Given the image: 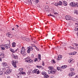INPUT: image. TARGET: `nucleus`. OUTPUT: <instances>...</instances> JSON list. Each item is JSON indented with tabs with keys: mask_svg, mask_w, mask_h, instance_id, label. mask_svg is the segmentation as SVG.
Instances as JSON below:
<instances>
[{
	"mask_svg": "<svg viewBox=\"0 0 78 78\" xmlns=\"http://www.w3.org/2000/svg\"><path fill=\"white\" fill-rule=\"evenodd\" d=\"M50 16H53L54 17H55V16H54L52 15L51 14H50Z\"/></svg>",
	"mask_w": 78,
	"mask_h": 78,
	"instance_id": "53",
	"label": "nucleus"
},
{
	"mask_svg": "<svg viewBox=\"0 0 78 78\" xmlns=\"http://www.w3.org/2000/svg\"><path fill=\"white\" fill-rule=\"evenodd\" d=\"M27 3H29V4H31V1H29L28 2H27Z\"/></svg>",
	"mask_w": 78,
	"mask_h": 78,
	"instance_id": "29",
	"label": "nucleus"
},
{
	"mask_svg": "<svg viewBox=\"0 0 78 78\" xmlns=\"http://www.w3.org/2000/svg\"><path fill=\"white\" fill-rule=\"evenodd\" d=\"M18 48H17V49H16V50H15V51L16 52V51H18Z\"/></svg>",
	"mask_w": 78,
	"mask_h": 78,
	"instance_id": "54",
	"label": "nucleus"
},
{
	"mask_svg": "<svg viewBox=\"0 0 78 78\" xmlns=\"http://www.w3.org/2000/svg\"><path fill=\"white\" fill-rule=\"evenodd\" d=\"M62 3H63L64 6H67V3L65 1H63L62 2Z\"/></svg>",
	"mask_w": 78,
	"mask_h": 78,
	"instance_id": "16",
	"label": "nucleus"
},
{
	"mask_svg": "<svg viewBox=\"0 0 78 78\" xmlns=\"http://www.w3.org/2000/svg\"><path fill=\"white\" fill-rule=\"evenodd\" d=\"M54 14H55V15H56V14H58V13L56 12H54Z\"/></svg>",
	"mask_w": 78,
	"mask_h": 78,
	"instance_id": "51",
	"label": "nucleus"
},
{
	"mask_svg": "<svg viewBox=\"0 0 78 78\" xmlns=\"http://www.w3.org/2000/svg\"><path fill=\"white\" fill-rule=\"evenodd\" d=\"M38 58L39 59V60H41V56L40 54H38Z\"/></svg>",
	"mask_w": 78,
	"mask_h": 78,
	"instance_id": "24",
	"label": "nucleus"
},
{
	"mask_svg": "<svg viewBox=\"0 0 78 78\" xmlns=\"http://www.w3.org/2000/svg\"><path fill=\"white\" fill-rule=\"evenodd\" d=\"M37 71V70L34 69V70L33 71L32 73H35Z\"/></svg>",
	"mask_w": 78,
	"mask_h": 78,
	"instance_id": "27",
	"label": "nucleus"
},
{
	"mask_svg": "<svg viewBox=\"0 0 78 78\" xmlns=\"http://www.w3.org/2000/svg\"><path fill=\"white\" fill-rule=\"evenodd\" d=\"M32 47H35V48L36 47V46L34 45H32Z\"/></svg>",
	"mask_w": 78,
	"mask_h": 78,
	"instance_id": "52",
	"label": "nucleus"
},
{
	"mask_svg": "<svg viewBox=\"0 0 78 78\" xmlns=\"http://www.w3.org/2000/svg\"><path fill=\"white\" fill-rule=\"evenodd\" d=\"M20 74H25V72H23V71L20 72Z\"/></svg>",
	"mask_w": 78,
	"mask_h": 78,
	"instance_id": "26",
	"label": "nucleus"
},
{
	"mask_svg": "<svg viewBox=\"0 0 78 78\" xmlns=\"http://www.w3.org/2000/svg\"><path fill=\"white\" fill-rule=\"evenodd\" d=\"M62 58L61 57V56L58 55V56L57 60H60V59H62Z\"/></svg>",
	"mask_w": 78,
	"mask_h": 78,
	"instance_id": "20",
	"label": "nucleus"
},
{
	"mask_svg": "<svg viewBox=\"0 0 78 78\" xmlns=\"http://www.w3.org/2000/svg\"><path fill=\"white\" fill-rule=\"evenodd\" d=\"M76 52H74L73 53H73V55H76Z\"/></svg>",
	"mask_w": 78,
	"mask_h": 78,
	"instance_id": "33",
	"label": "nucleus"
},
{
	"mask_svg": "<svg viewBox=\"0 0 78 78\" xmlns=\"http://www.w3.org/2000/svg\"><path fill=\"white\" fill-rule=\"evenodd\" d=\"M56 48H58V47H57Z\"/></svg>",
	"mask_w": 78,
	"mask_h": 78,
	"instance_id": "62",
	"label": "nucleus"
},
{
	"mask_svg": "<svg viewBox=\"0 0 78 78\" xmlns=\"http://www.w3.org/2000/svg\"><path fill=\"white\" fill-rule=\"evenodd\" d=\"M21 53L22 54H24L25 55H26V51H25V49L24 48H21Z\"/></svg>",
	"mask_w": 78,
	"mask_h": 78,
	"instance_id": "5",
	"label": "nucleus"
},
{
	"mask_svg": "<svg viewBox=\"0 0 78 78\" xmlns=\"http://www.w3.org/2000/svg\"><path fill=\"white\" fill-rule=\"evenodd\" d=\"M76 25H77V26H78V24L77 23H76Z\"/></svg>",
	"mask_w": 78,
	"mask_h": 78,
	"instance_id": "58",
	"label": "nucleus"
},
{
	"mask_svg": "<svg viewBox=\"0 0 78 78\" xmlns=\"http://www.w3.org/2000/svg\"><path fill=\"white\" fill-rule=\"evenodd\" d=\"M3 75V72L1 71H0V76L2 75Z\"/></svg>",
	"mask_w": 78,
	"mask_h": 78,
	"instance_id": "31",
	"label": "nucleus"
},
{
	"mask_svg": "<svg viewBox=\"0 0 78 78\" xmlns=\"http://www.w3.org/2000/svg\"><path fill=\"white\" fill-rule=\"evenodd\" d=\"M6 35L7 36H8L9 37H10V38L13 36V35H12V34H7Z\"/></svg>",
	"mask_w": 78,
	"mask_h": 78,
	"instance_id": "12",
	"label": "nucleus"
},
{
	"mask_svg": "<svg viewBox=\"0 0 78 78\" xmlns=\"http://www.w3.org/2000/svg\"><path fill=\"white\" fill-rule=\"evenodd\" d=\"M45 76H44V78H48V75H47V74L45 75Z\"/></svg>",
	"mask_w": 78,
	"mask_h": 78,
	"instance_id": "39",
	"label": "nucleus"
},
{
	"mask_svg": "<svg viewBox=\"0 0 78 78\" xmlns=\"http://www.w3.org/2000/svg\"><path fill=\"white\" fill-rule=\"evenodd\" d=\"M69 55H73V54L72 53H69Z\"/></svg>",
	"mask_w": 78,
	"mask_h": 78,
	"instance_id": "50",
	"label": "nucleus"
},
{
	"mask_svg": "<svg viewBox=\"0 0 78 78\" xmlns=\"http://www.w3.org/2000/svg\"><path fill=\"white\" fill-rule=\"evenodd\" d=\"M48 16H50V15H48Z\"/></svg>",
	"mask_w": 78,
	"mask_h": 78,
	"instance_id": "63",
	"label": "nucleus"
},
{
	"mask_svg": "<svg viewBox=\"0 0 78 78\" xmlns=\"http://www.w3.org/2000/svg\"><path fill=\"white\" fill-rule=\"evenodd\" d=\"M23 70V68L20 69V71H22Z\"/></svg>",
	"mask_w": 78,
	"mask_h": 78,
	"instance_id": "45",
	"label": "nucleus"
},
{
	"mask_svg": "<svg viewBox=\"0 0 78 78\" xmlns=\"http://www.w3.org/2000/svg\"><path fill=\"white\" fill-rule=\"evenodd\" d=\"M5 55L4 53H1L0 54V57H1L2 58H3L4 57Z\"/></svg>",
	"mask_w": 78,
	"mask_h": 78,
	"instance_id": "13",
	"label": "nucleus"
},
{
	"mask_svg": "<svg viewBox=\"0 0 78 78\" xmlns=\"http://www.w3.org/2000/svg\"><path fill=\"white\" fill-rule=\"evenodd\" d=\"M23 39L24 40H25L26 39V37H23Z\"/></svg>",
	"mask_w": 78,
	"mask_h": 78,
	"instance_id": "48",
	"label": "nucleus"
},
{
	"mask_svg": "<svg viewBox=\"0 0 78 78\" xmlns=\"http://www.w3.org/2000/svg\"><path fill=\"white\" fill-rule=\"evenodd\" d=\"M58 4L59 6H60V5H62V2L61 1H60L58 3Z\"/></svg>",
	"mask_w": 78,
	"mask_h": 78,
	"instance_id": "19",
	"label": "nucleus"
},
{
	"mask_svg": "<svg viewBox=\"0 0 78 78\" xmlns=\"http://www.w3.org/2000/svg\"><path fill=\"white\" fill-rule=\"evenodd\" d=\"M55 6H58V3H55Z\"/></svg>",
	"mask_w": 78,
	"mask_h": 78,
	"instance_id": "42",
	"label": "nucleus"
},
{
	"mask_svg": "<svg viewBox=\"0 0 78 78\" xmlns=\"http://www.w3.org/2000/svg\"><path fill=\"white\" fill-rule=\"evenodd\" d=\"M35 3H38V2H39V0H35Z\"/></svg>",
	"mask_w": 78,
	"mask_h": 78,
	"instance_id": "43",
	"label": "nucleus"
},
{
	"mask_svg": "<svg viewBox=\"0 0 78 78\" xmlns=\"http://www.w3.org/2000/svg\"><path fill=\"white\" fill-rule=\"evenodd\" d=\"M48 69L51 70L50 71H48V73L49 74H50V73H51L52 74H55L56 73V70H55L53 69V66H49Z\"/></svg>",
	"mask_w": 78,
	"mask_h": 78,
	"instance_id": "1",
	"label": "nucleus"
},
{
	"mask_svg": "<svg viewBox=\"0 0 78 78\" xmlns=\"http://www.w3.org/2000/svg\"><path fill=\"white\" fill-rule=\"evenodd\" d=\"M40 68H42V66H40Z\"/></svg>",
	"mask_w": 78,
	"mask_h": 78,
	"instance_id": "61",
	"label": "nucleus"
},
{
	"mask_svg": "<svg viewBox=\"0 0 78 78\" xmlns=\"http://www.w3.org/2000/svg\"><path fill=\"white\" fill-rule=\"evenodd\" d=\"M57 70H60V69H59V67H57Z\"/></svg>",
	"mask_w": 78,
	"mask_h": 78,
	"instance_id": "46",
	"label": "nucleus"
},
{
	"mask_svg": "<svg viewBox=\"0 0 78 78\" xmlns=\"http://www.w3.org/2000/svg\"><path fill=\"white\" fill-rule=\"evenodd\" d=\"M74 14H76L77 15L78 14V11L75 10H74Z\"/></svg>",
	"mask_w": 78,
	"mask_h": 78,
	"instance_id": "18",
	"label": "nucleus"
},
{
	"mask_svg": "<svg viewBox=\"0 0 78 78\" xmlns=\"http://www.w3.org/2000/svg\"><path fill=\"white\" fill-rule=\"evenodd\" d=\"M19 27V26H17V27H16V28H17V29H18V28H18Z\"/></svg>",
	"mask_w": 78,
	"mask_h": 78,
	"instance_id": "59",
	"label": "nucleus"
},
{
	"mask_svg": "<svg viewBox=\"0 0 78 78\" xmlns=\"http://www.w3.org/2000/svg\"><path fill=\"white\" fill-rule=\"evenodd\" d=\"M12 30H14L15 31H16V32H18V30H15V29H14V28H13L12 29Z\"/></svg>",
	"mask_w": 78,
	"mask_h": 78,
	"instance_id": "30",
	"label": "nucleus"
},
{
	"mask_svg": "<svg viewBox=\"0 0 78 78\" xmlns=\"http://www.w3.org/2000/svg\"><path fill=\"white\" fill-rule=\"evenodd\" d=\"M70 70L71 72H73L74 71V69L73 68H71L70 69Z\"/></svg>",
	"mask_w": 78,
	"mask_h": 78,
	"instance_id": "32",
	"label": "nucleus"
},
{
	"mask_svg": "<svg viewBox=\"0 0 78 78\" xmlns=\"http://www.w3.org/2000/svg\"><path fill=\"white\" fill-rule=\"evenodd\" d=\"M25 40H26V41H29L30 40V39H29V38H26V39Z\"/></svg>",
	"mask_w": 78,
	"mask_h": 78,
	"instance_id": "38",
	"label": "nucleus"
},
{
	"mask_svg": "<svg viewBox=\"0 0 78 78\" xmlns=\"http://www.w3.org/2000/svg\"><path fill=\"white\" fill-rule=\"evenodd\" d=\"M42 74L43 75H44V76H45V75H47V73H46L45 72H42Z\"/></svg>",
	"mask_w": 78,
	"mask_h": 78,
	"instance_id": "21",
	"label": "nucleus"
},
{
	"mask_svg": "<svg viewBox=\"0 0 78 78\" xmlns=\"http://www.w3.org/2000/svg\"><path fill=\"white\" fill-rule=\"evenodd\" d=\"M37 74H39V73H40L39 72V70H38L37 71Z\"/></svg>",
	"mask_w": 78,
	"mask_h": 78,
	"instance_id": "41",
	"label": "nucleus"
},
{
	"mask_svg": "<svg viewBox=\"0 0 78 78\" xmlns=\"http://www.w3.org/2000/svg\"><path fill=\"white\" fill-rule=\"evenodd\" d=\"M67 66L66 65H63L61 67V69H66V67H67Z\"/></svg>",
	"mask_w": 78,
	"mask_h": 78,
	"instance_id": "17",
	"label": "nucleus"
},
{
	"mask_svg": "<svg viewBox=\"0 0 78 78\" xmlns=\"http://www.w3.org/2000/svg\"><path fill=\"white\" fill-rule=\"evenodd\" d=\"M38 59H39L38 58H36L34 59V61L35 62H36V61H37V60H38Z\"/></svg>",
	"mask_w": 78,
	"mask_h": 78,
	"instance_id": "34",
	"label": "nucleus"
},
{
	"mask_svg": "<svg viewBox=\"0 0 78 78\" xmlns=\"http://www.w3.org/2000/svg\"><path fill=\"white\" fill-rule=\"evenodd\" d=\"M52 62L53 64H55L56 63V62L55 61V60H52Z\"/></svg>",
	"mask_w": 78,
	"mask_h": 78,
	"instance_id": "40",
	"label": "nucleus"
},
{
	"mask_svg": "<svg viewBox=\"0 0 78 78\" xmlns=\"http://www.w3.org/2000/svg\"><path fill=\"white\" fill-rule=\"evenodd\" d=\"M30 57H27V58L24 59H25L26 62H33V60L30 59Z\"/></svg>",
	"mask_w": 78,
	"mask_h": 78,
	"instance_id": "3",
	"label": "nucleus"
},
{
	"mask_svg": "<svg viewBox=\"0 0 78 78\" xmlns=\"http://www.w3.org/2000/svg\"><path fill=\"white\" fill-rule=\"evenodd\" d=\"M74 75H75L74 73H70L69 74V76L71 77V76H73Z\"/></svg>",
	"mask_w": 78,
	"mask_h": 78,
	"instance_id": "15",
	"label": "nucleus"
},
{
	"mask_svg": "<svg viewBox=\"0 0 78 78\" xmlns=\"http://www.w3.org/2000/svg\"><path fill=\"white\" fill-rule=\"evenodd\" d=\"M27 48L28 49L27 51L28 53H30V51H32V50H33V48L32 47H29Z\"/></svg>",
	"mask_w": 78,
	"mask_h": 78,
	"instance_id": "6",
	"label": "nucleus"
},
{
	"mask_svg": "<svg viewBox=\"0 0 78 78\" xmlns=\"http://www.w3.org/2000/svg\"><path fill=\"white\" fill-rule=\"evenodd\" d=\"M4 47L7 49H8V48H10V45L9 44H5L4 45Z\"/></svg>",
	"mask_w": 78,
	"mask_h": 78,
	"instance_id": "9",
	"label": "nucleus"
},
{
	"mask_svg": "<svg viewBox=\"0 0 78 78\" xmlns=\"http://www.w3.org/2000/svg\"><path fill=\"white\" fill-rule=\"evenodd\" d=\"M66 19L67 20H71L73 21H75V19L70 16H65Z\"/></svg>",
	"mask_w": 78,
	"mask_h": 78,
	"instance_id": "2",
	"label": "nucleus"
},
{
	"mask_svg": "<svg viewBox=\"0 0 78 78\" xmlns=\"http://www.w3.org/2000/svg\"><path fill=\"white\" fill-rule=\"evenodd\" d=\"M68 62L69 63H73L74 62V60L73 59L71 58L68 60Z\"/></svg>",
	"mask_w": 78,
	"mask_h": 78,
	"instance_id": "11",
	"label": "nucleus"
},
{
	"mask_svg": "<svg viewBox=\"0 0 78 78\" xmlns=\"http://www.w3.org/2000/svg\"><path fill=\"white\" fill-rule=\"evenodd\" d=\"M7 78H11L9 76H8V77H7Z\"/></svg>",
	"mask_w": 78,
	"mask_h": 78,
	"instance_id": "60",
	"label": "nucleus"
},
{
	"mask_svg": "<svg viewBox=\"0 0 78 78\" xmlns=\"http://www.w3.org/2000/svg\"><path fill=\"white\" fill-rule=\"evenodd\" d=\"M10 51H11V52H12V53H15V51H14V50L12 49H10Z\"/></svg>",
	"mask_w": 78,
	"mask_h": 78,
	"instance_id": "22",
	"label": "nucleus"
},
{
	"mask_svg": "<svg viewBox=\"0 0 78 78\" xmlns=\"http://www.w3.org/2000/svg\"><path fill=\"white\" fill-rule=\"evenodd\" d=\"M16 43H15L13 42L12 43V46L13 47H16Z\"/></svg>",
	"mask_w": 78,
	"mask_h": 78,
	"instance_id": "23",
	"label": "nucleus"
},
{
	"mask_svg": "<svg viewBox=\"0 0 78 78\" xmlns=\"http://www.w3.org/2000/svg\"><path fill=\"white\" fill-rule=\"evenodd\" d=\"M28 73L29 74H31V71L30 70L28 71Z\"/></svg>",
	"mask_w": 78,
	"mask_h": 78,
	"instance_id": "28",
	"label": "nucleus"
},
{
	"mask_svg": "<svg viewBox=\"0 0 78 78\" xmlns=\"http://www.w3.org/2000/svg\"><path fill=\"white\" fill-rule=\"evenodd\" d=\"M62 45H63V46H66V43H62Z\"/></svg>",
	"mask_w": 78,
	"mask_h": 78,
	"instance_id": "36",
	"label": "nucleus"
},
{
	"mask_svg": "<svg viewBox=\"0 0 78 78\" xmlns=\"http://www.w3.org/2000/svg\"><path fill=\"white\" fill-rule=\"evenodd\" d=\"M13 57L14 59H17L18 58V56L17 55H13L12 56Z\"/></svg>",
	"mask_w": 78,
	"mask_h": 78,
	"instance_id": "14",
	"label": "nucleus"
},
{
	"mask_svg": "<svg viewBox=\"0 0 78 78\" xmlns=\"http://www.w3.org/2000/svg\"><path fill=\"white\" fill-rule=\"evenodd\" d=\"M2 66L3 67H6L8 66V64L5 62H2Z\"/></svg>",
	"mask_w": 78,
	"mask_h": 78,
	"instance_id": "10",
	"label": "nucleus"
},
{
	"mask_svg": "<svg viewBox=\"0 0 78 78\" xmlns=\"http://www.w3.org/2000/svg\"><path fill=\"white\" fill-rule=\"evenodd\" d=\"M69 48L70 49H73V50H75V48H73L71 46H70L69 47Z\"/></svg>",
	"mask_w": 78,
	"mask_h": 78,
	"instance_id": "37",
	"label": "nucleus"
},
{
	"mask_svg": "<svg viewBox=\"0 0 78 78\" xmlns=\"http://www.w3.org/2000/svg\"><path fill=\"white\" fill-rule=\"evenodd\" d=\"M75 30V31H78V26L76 27Z\"/></svg>",
	"mask_w": 78,
	"mask_h": 78,
	"instance_id": "25",
	"label": "nucleus"
},
{
	"mask_svg": "<svg viewBox=\"0 0 78 78\" xmlns=\"http://www.w3.org/2000/svg\"><path fill=\"white\" fill-rule=\"evenodd\" d=\"M42 65L43 66H45V65H44V63L43 62L42 63Z\"/></svg>",
	"mask_w": 78,
	"mask_h": 78,
	"instance_id": "56",
	"label": "nucleus"
},
{
	"mask_svg": "<svg viewBox=\"0 0 78 78\" xmlns=\"http://www.w3.org/2000/svg\"><path fill=\"white\" fill-rule=\"evenodd\" d=\"M14 29H15V30H18V31H19L18 30V29H17H17H16V28H14Z\"/></svg>",
	"mask_w": 78,
	"mask_h": 78,
	"instance_id": "57",
	"label": "nucleus"
},
{
	"mask_svg": "<svg viewBox=\"0 0 78 78\" xmlns=\"http://www.w3.org/2000/svg\"><path fill=\"white\" fill-rule=\"evenodd\" d=\"M16 63H17V62H16V61L14 60L12 61V65L14 68L17 67V66H16Z\"/></svg>",
	"mask_w": 78,
	"mask_h": 78,
	"instance_id": "8",
	"label": "nucleus"
},
{
	"mask_svg": "<svg viewBox=\"0 0 78 78\" xmlns=\"http://www.w3.org/2000/svg\"><path fill=\"white\" fill-rule=\"evenodd\" d=\"M1 49H2V50H5V48H4V47H3V46H2L1 47Z\"/></svg>",
	"mask_w": 78,
	"mask_h": 78,
	"instance_id": "35",
	"label": "nucleus"
},
{
	"mask_svg": "<svg viewBox=\"0 0 78 78\" xmlns=\"http://www.w3.org/2000/svg\"><path fill=\"white\" fill-rule=\"evenodd\" d=\"M77 3L78 2L76 3L75 2H71L69 4V5L72 7H76Z\"/></svg>",
	"mask_w": 78,
	"mask_h": 78,
	"instance_id": "4",
	"label": "nucleus"
},
{
	"mask_svg": "<svg viewBox=\"0 0 78 78\" xmlns=\"http://www.w3.org/2000/svg\"><path fill=\"white\" fill-rule=\"evenodd\" d=\"M12 72V69H8L5 72V74H6V75H8V74H9V73H11Z\"/></svg>",
	"mask_w": 78,
	"mask_h": 78,
	"instance_id": "7",
	"label": "nucleus"
},
{
	"mask_svg": "<svg viewBox=\"0 0 78 78\" xmlns=\"http://www.w3.org/2000/svg\"><path fill=\"white\" fill-rule=\"evenodd\" d=\"M18 25H16V26H18Z\"/></svg>",
	"mask_w": 78,
	"mask_h": 78,
	"instance_id": "64",
	"label": "nucleus"
},
{
	"mask_svg": "<svg viewBox=\"0 0 78 78\" xmlns=\"http://www.w3.org/2000/svg\"><path fill=\"white\" fill-rule=\"evenodd\" d=\"M36 48V50H37V51H39V48H37V47H35Z\"/></svg>",
	"mask_w": 78,
	"mask_h": 78,
	"instance_id": "47",
	"label": "nucleus"
},
{
	"mask_svg": "<svg viewBox=\"0 0 78 78\" xmlns=\"http://www.w3.org/2000/svg\"><path fill=\"white\" fill-rule=\"evenodd\" d=\"M40 66H37H37H36V67H37V68H40V67H40Z\"/></svg>",
	"mask_w": 78,
	"mask_h": 78,
	"instance_id": "49",
	"label": "nucleus"
},
{
	"mask_svg": "<svg viewBox=\"0 0 78 78\" xmlns=\"http://www.w3.org/2000/svg\"><path fill=\"white\" fill-rule=\"evenodd\" d=\"M2 70H5V67H3L2 68Z\"/></svg>",
	"mask_w": 78,
	"mask_h": 78,
	"instance_id": "44",
	"label": "nucleus"
},
{
	"mask_svg": "<svg viewBox=\"0 0 78 78\" xmlns=\"http://www.w3.org/2000/svg\"><path fill=\"white\" fill-rule=\"evenodd\" d=\"M0 61H2V58L0 57Z\"/></svg>",
	"mask_w": 78,
	"mask_h": 78,
	"instance_id": "55",
	"label": "nucleus"
}]
</instances>
